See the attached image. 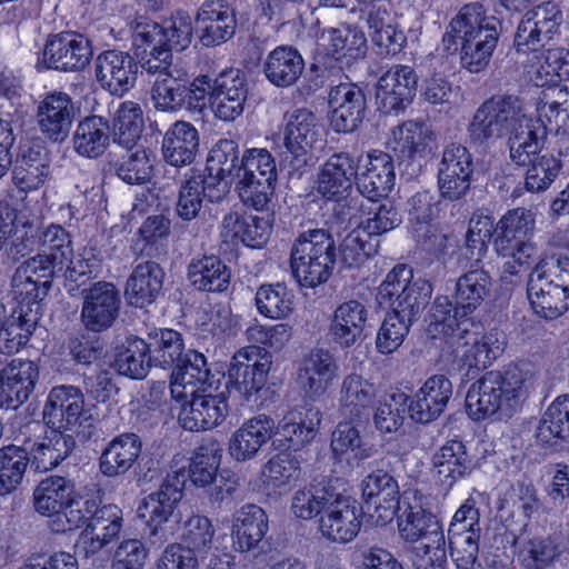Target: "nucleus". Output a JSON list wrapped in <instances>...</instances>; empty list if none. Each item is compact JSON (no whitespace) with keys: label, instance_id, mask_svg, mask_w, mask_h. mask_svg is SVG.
<instances>
[{"label":"nucleus","instance_id":"0eeeda50","mask_svg":"<svg viewBox=\"0 0 569 569\" xmlns=\"http://www.w3.org/2000/svg\"><path fill=\"white\" fill-rule=\"evenodd\" d=\"M536 214L526 208L509 210L497 223L495 248L499 256L512 259L518 267L530 264L537 254L531 238Z\"/></svg>","mask_w":569,"mask_h":569},{"label":"nucleus","instance_id":"09e8293b","mask_svg":"<svg viewBox=\"0 0 569 569\" xmlns=\"http://www.w3.org/2000/svg\"><path fill=\"white\" fill-rule=\"evenodd\" d=\"M199 144L197 129L189 122L178 121L166 132L162 141L164 160L174 167L192 162Z\"/></svg>","mask_w":569,"mask_h":569},{"label":"nucleus","instance_id":"dca6fc26","mask_svg":"<svg viewBox=\"0 0 569 569\" xmlns=\"http://www.w3.org/2000/svg\"><path fill=\"white\" fill-rule=\"evenodd\" d=\"M241 167L242 158H239L234 141L223 139L212 147L207 159L206 177L210 201L221 200L229 192L231 183L240 180Z\"/></svg>","mask_w":569,"mask_h":569},{"label":"nucleus","instance_id":"49530a36","mask_svg":"<svg viewBox=\"0 0 569 569\" xmlns=\"http://www.w3.org/2000/svg\"><path fill=\"white\" fill-rule=\"evenodd\" d=\"M491 277L483 268L471 267L456 283L453 300L456 313L467 317L473 312L489 295Z\"/></svg>","mask_w":569,"mask_h":569},{"label":"nucleus","instance_id":"bb28decb","mask_svg":"<svg viewBox=\"0 0 569 569\" xmlns=\"http://www.w3.org/2000/svg\"><path fill=\"white\" fill-rule=\"evenodd\" d=\"M357 177V163L350 154H332L319 169L317 192L327 200L340 202L349 196Z\"/></svg>","mask_w":569,"mask_h":569},{"label":"nucleus","instance_id":"20e7f679","mask_svg":"<svg viewBox=\"0 0 569 569\" xmlns=\"http://www.w3.org/2000/svg\"><path fill=\"white\" fill-rule=\"evenodd\" d=\"M335 243L322 229L301 233L292 244L290 267L297 281L313 288L325 282L335 263Z\"/></svg>","mask_w":569,"mask_h":569},{"label":"nucleus","instance_id":"774afa93","mask_svg":"<svg viewBox=\"0 0 569 569\" xmlns=\"http://www.w3.org/2000/svg\"><path fill=\"white\" fill-rule=\"evenodd\" d=\"M333 492L325 486L309 483L297 489L291 496L290 510L296 518L310 520L323 513Z\"/></svg>","mask_w":569,"mask_h":569},{"label":"nucleus","instance_id":"39448f33","mask_svg":"<svg viewBox=\"0 0 569 569\" xmlns=\"http://www.w3.org/2000/svg\"><path fill=\"white\" fill-rule=\"evenodd\" d=\"M523 110L522 101L512 94L493 96L483 101L468 124V137L472 146L488 149L508 137Z\"/></svg>","mask_w":569,"mask_h":569},{"label":"nucleus","instance_id":"c756f323","mask_svg":"<svg viewBox=\"0 0 569 569\" xmlns=\"http://www.w3.org/2000/svg\"><path fill=\"white\" fill-rule=\"evenodd\" d=\"M162 24L140 17L132 24V46L136 54L142 56L146 71H157L172 59L166 43Z\"/></svg>","mask_w":569,"mask_h":569},{"label":"nucleus","instance_id":"bf43d9fd","mask_svg":"<svg viewBox=\"0 0 569 569\" xmlns=\"http://www.w3.org/2000/svg\"><path fill=\"white\" fill-rule=\"evenodd\" d=\"M569 437V395L558 397L542 415L536 431V438L542 445H552L556 440Z\"/></svg>","mask_w":569,"mask_h":569},{"label":"nucleus","instance_id":"c9c22d12","mask_svg":"<svg viewBox=\"0 0 569 569\" xmlns=\"http://www.w3.org/2000/svg\"><path fill=\"white\" fill-rule=\"evenodd\" d=\"M269 530L268 516L257 505H244L232 516L231 539L238 552H249L259 547Z\"/></svg>","mask_w":569,"mask_h":569},{"label":"nucleus","instance_id":"4c0bfd02","mask_svg":"<svg viewBox=\"0 0 569 569\" xmlns=\"http://www.w3.org/2000/svg\"><path fill=\"white\" fill-rule=\"evenodd\" d=\"M271 233V224L264 218L231 211L223 216L220 236L224 242H241L250 248H261Z\"/></svg>","mask_w":569,"mask_h":569},{"label":"nucleus","instance_id":"72a5a7b5","mask_svg":"<svg viewBox=\"0 0 569 569\" xmlns=\"http://www.w3.org/2000/svg\"><path fill=\"white\" fill-rule=\"evenodd\" d=\"M120 296L110 282H97L84 295L81 311L86 327L92 331L109 328L118 316Z\"/></svg>","mask_w":569,"mask_h":569},{"label":"nucleus","instance_id":"680f3d73","mask_svg":"<svg viewBox=\"0 0 569 569\" xmlns=\"http://www.w3.org/2000/svg\"><path fill=\"white\" fill-rule=\"evenodd\" d=\"M143 128L141 107L133 101L120 103L112 120L113 140L128 149L139 140Z\"/></svg>","mask_w":569,"mask_h":569},{"label":"nucleus","instance_id":"6ab92c4d","mask_svg":"<svg viewBox=\"0 0 569 569\" xmlns=\"http://www.w3.org/2000/svg\"><path fill=\"white\" fill-rule=\"evenodd\" d=\"M84 413V397L74 386L53 387L43 407V421L57 431L73 430L81 425Z\"/></svg>","mask_w":569,"mask_h":569},{"label":"nucleus","instance_id":"7c9ffc66","mask_svg":"<svg viewBox=\"0 0 569 569\" xmlns=\"http://www.w3.org/2000/svg\"><path fill=\"white\" fill-rule=\"evenodd\" d=\"M147 72L156 77L151 98L158 110L174 112L186 106L189 74L183 68L169 61L166 67Z\"/></svg>","mask_w":569,"mask_h":569},{"label":"nucleus","instance_id":"a18cd8bd","mask_svg":"<svg viewBox=\"0 0 569 569\" xmlns=\"http://www.w3.org/2000/svg\"><path fill=\"white\" fill-rule=\"evenodd\" d=\"M430 298V286L413 282L411 286L403 287L397 297V307H393V343L401 345L405 336L409 332L417 315L426 307Z\"/></svg>","mask_w":569,"mask_h":569},{"label":"nucleus","instance_id":"c03bdc74","mask_svg":"<svg viewBox=\"0 0 569 569\" xmlns=\"http://www.w3.org/2000/svg\"><path fill=\"white\" fill-rule=\"evenodd\" d=\"M163 283V271L154 261L137 264L127 280L126 296L130 305L142 308L152 303Z\"/></svg>","mask_w":569,"mask_h":569},{"label":"nucleus","instance_id":"4d7b16f0","mask_svg":"<svg viewBox=\"0 0 569 569\" xmlns=\"http://www.w3.org/2000/svg\"><path fill=\"white\" fill-rule=\"evenodd\" d=\"M73 146L74 150L83 157H100L109 146L108 123L98 116L82 119L73 134Z\"/></svg>","mask_w":569,"mask_h":569},{"label":"nucleus","instance_id":"58836bf2","mask_svg":"<svg viewBox=\"0 0 569 569\" xmlns=\"http://www.w3.org/2000/svg\"><path fill=\"white\" fill-rule=\"evenodd\" d=\"M180 361L181 365L173 370L170 381V392L174 400H187L189 395L211 386L210 370L202 353L189 350Z\"/></svg>","mask_w":569,"mask_h":569},{"label":"nucleus","instance_id":"603ef678","mask_svg":"<svg viewBox=\"0 0 569 569\" xmlns=\"http://www.w3.org/2000/svg\"><path fill=\"white\" fill-rule=\"evenodd\" d=\"M74 445L71 435L51 429L30 448L31 465L39 472L49 471L70 455Z\"/></svg>","mask_w":569,"mask_h":569},{"label":"nucleus","instance_id":"a211bd4d","mask_svg":"<svg viewBox=\"0 0 569 569\" xmlns=\"http://www.w3.org/2000/svg\"><path fill=\"white\" fill-rule=\"evenodd\" d=\"M220 465L221 449L216 442L199 447L189 463L188 477L192 485L206 488L214 483L212 497L216 501H223L231 497L238 487V481L234 478L224 479L221 476L217 481Z\"/></svg>","mask_w":569,"mask_h":569},{"label":"nucleus","instance_id":"b1692460","mask_svg":"<svg viewBox=\"0 0 569 569\" xmlns=\"http://www.w3.org/2000/svg\"><path fill=\"white\" fill-rule=\"evenodd\" d=\"M39 379V368L29 359H12L0 370V407L16 409L26 402Z\"/></svg>","mask_w":569,"mask_h":569},{"label":"nucleus","instance_id":"5701e85b","mask_svg":"<svg viewBox=\"0 0 569 569\" xmlns=\"http://www.w3.org/2000/svg\"><path fill=\"white\" fill-rule=\"evenodd\" d=\"M138 64L128 53L119 50L101 52L94 61V76L100 87L114 96H123L134 87Z\"/></svg>","mask_w":569,"mask_h":569},{"label":"nucleus","instance_id":"4be33fe9","mask_svg":"<svg viewBox=\"0 0 569 569\" xmlns=\"http://www.w3.org/2000/svg\"><path fill=\"white\" fill-rule=\"evenodd\" d=\"M321 419V411L316 407L291 409L274 423L273 437L281 447L293 451L301 450L318 435Z\"/></svg>","mask_w":569,"mask_h":569},{"label":"nucleus","instance_id":"473e14b6","mask_svg":"<svg viewBox=\"0 0 569 569\" xmlns=\"http://www.w3.org/2000/svg\"><path fill=\"white\" fill-rule=\"evenodd\" d=\"M73 104L71 98L54 91L47 94L37 107V123L40 132L53 142L63 141L71 129Z\"/></svg>","mask_w":569,"mask_h":569},{"label":"nucleus","instance_id":"e2e57ef3","mask_svg":"<svg viewBox=\"0 0 569 569\" xmlns=\"http://www.w3.org/2000/svg\"><path fill=\"white\" fill-rule=\"evenodd\" d=\"M151 365L149 346L140 338L128 339L114 360L118 372L131 379H143Z\"/></svg>","mask_w":569,"mask_h":569},{"label":"nucleus","instance_id":"3c124183","mask_svg":"<svg viewBox=\"0 0 569 569\" xmlns=\"http://www.w3.org/2000/svg\"><path fill=\"white\" fill-rule=\"evenodd\" d=\"M367 169L358 177V187L368 201L388 198L391 192V157L375 151L367 156Z\"/></svg>","mask_w":569,"mask_h":569},{"label":"nucleus","instance_id":"ddd939ff","mask_svg":"<svg viewBox=\"0 0 569 569\" xmlns=\"http://www.w3.org/2000/svg\"><path fill=\"white\" fill-rule=\"evenodd\" d=\"M180 401L178 419L181 427L189 431L211 430L220 426L229 412L228 397L212 385Z\"/></svg>","mask_w":569,"mask_h":569},{"label":"nucleus","instance_id":"f8f14e48","mask_svg":"<svg viewBox=\"0 0 569 569\" xmlns=\"http://www.w3.org/2000/svg\"><path fill=\"white\" fill-rule=\"evenodd\" d=\"M562 12L552 1L528 10L518 24L513 46L518 52H537L547 47L558 32Z\"/></svg>","mask_w":569,"mask_h":569},{"label":"nucleus","instance_id":"cd10ccee","mask_svg":"<svg viewBox=\"0 0 569 569\" xmlns=\"http://www.w3.org/2000/svg\"><path fill=\"white\" fill-rule=\"evenodd\" d=\"M274 420L260 413L249 418L236 429L228 441V453L237 462L253 459L260 449L273 437Z\"/></svg>","mask_w":569,"mask_h":569},{"label":"nucleus","instance_id":"f3484780","mask_svg":"<svg viewBox=\"0 0 569 569\" xmlns=\"http://www.w3.org/2000/svg\"><path fill=\"white\" fill-rule=\"evenodd\" d=\"M472 171V157L468 149L456 142L448 144L438 169L441 196L449 200L461 199L470 189Z\"/></svg>","mask_w":569,"mask_h":569},{"label":"nucleus","instance_id":"e433bc0d","mask_svg":"<svg viewBox=\"0 0 569 569\" xmlns=\"http://www.w3.org/2000/svg\"><path fill=\"white\" fill-rule=\"evenodd\" d=\"M330 122L337 132H351L362 119L365 97L352 83H340L329 94Z\"/></svg>","mask_w":569,"mask_h":569},{"label":"nucleus","instance_id":"37998d69","mask_svg":"<svg viewBox=\"0 0 569 569\" xmlns=\"http://www.w3.org/2000/svg\"><path fill=\"white\" fill-rule=\"evenodd\" d=\"M142 443L136 433H121L113 438L100 457V471L107 477L126 473L138 460Z\"/></svg>","mask_w":569,"mask_h":569},{"label":"nucleus","instance_id":"2eb2a0df","mask_svg":"<svg viewBox=\"0 0 569 569\" xmlns=\"http://www.w3.org/2000/svg\"><path fill=\"white\" fill-rule=\"evenodd\" d=\"M412 500L410 493L405 492L397 502L396 516L400 539L407 543H416L445 536L438 517L426 510L415 495H412Z\"/></svg>","mask_w":569,"mask_h":569},{"label":"nucleus","instance_id":"9b49d317","mask_svg":"<svg viewBox=\"0 0 569 569\" xmlns=\"http://www.w3.org/2000/svg\"><path fill=\"white\" fill-rule=\"evenodd\" d=\"M272 366L271 355L258 347L240 348L231 358L228 368V385L243 399L250 400L267 383Z\"/></svg>","mask_w":569,"mask_h":569},{"label":"nucleus","instance_id":"f257e3e1","mask_svg":"<svg viewBox=\"0 0 569 569\" xmlns=\"http://www.w3.org/2000/svg\"><path fill=\"white\" fill-rule=\"evenodd\" d=\"M500 21L488 16L479 2L465 4L451 19L442 43L446 51H457L460 66L470 73L486 70L500 38Z\"/></svg>","mask_w":569,"mask_h":569},{"label":"nucleus","instance_id":"412c9836","mask_svg":"<svg viewBox=\"0 0 569 569\" xmlns=\"http://www.w3.org/2000/svg\"><path fill=\"white\" fill-rule=\"evenodd\" d=\"M247 96L243 71L237 68L222 70L212 82L211 109L220 120L232 121L242 114Z\"/></svg>","mask_w":569,"mask_h":569},{"label":"nucleus","instance_id":"de8ad7c7","mask_svg":"<svg viewBox=\"0 0 569 569\" xmlns=\"http://www.w3.org/2000/svg\"><path fill=\"white\" fill-rule=\"evenodd\" d=\"M305 61L300 52L290 46L274 48L266 58L263 72L277 87H290L300 78Z\"/></svg>","mask_w":569,"mask_h":569},{"label":"nucleus","instance_id":"052dcab7","mask_svg":"<svg viewBox=\"0 0 569 569\" xmlns=\"http://www.w3.org/2000/svg\"><path fill=\"white\" fill-rule=\"evenodd\" d=\"M204 197L209 198V183L206 177L196 170L188 171L179 188L177 214L184 221L194 219L202 208Z\"/></svg>","mask_w":569,"mask_h":569},{"label":"nucleus","instance_id":"f03ea898","mask_svg":"<svg viewBox=\"0 0 569 569\" xmlns=\"http://www.w3.org/2000/svg\"><path fill=\"white\" fill-rule=\"evenodd\" d=\"M526 393V373L518 367L503 372L492 370L475 381L466 396V408L473 420L491 417L498 411L509 415Z\"/></svg>","mask_w":569,"mask_h":569},{"label":"nucleus","instance_id":"a19ab883","mask_svg":"<svg viewBox=\"0 0 569 569\" xmlns=\"http://www.w3.org/2000/svg\"><path fill=\"white\" fill-rule=\"evenodd\" d=\"M368 310L355 299L340 303L333 311L329 332L332 341L341 348H349L361 339Z\"/></svg>","mask_w":569,"mask_h":569},{"label":"nucleus","instance_id":"2f4dec72","mask_svg":"<svg viewBox=\"0 0 569 569\" xmlns=\"http://www.w3.org/2000/svg\"><path fill=\"white\" fill-rule=\"evenodd\" d=\"M196 20L201 32L200 40L206 47L228 41L237 28L236 11L223 0L204 2L198 10Z\"/></svg>","mask_w":569,"mask_h":569},{"label":"nucleus","instance_id":"aec40b11","mask_svg":"<svg viewBox=\"0 0 569 569\" xmlns=\"http://www.w3.org/2000/svg\"><path fill=\"white\" fill-rule=\"evenodd\" d=\"M92 54L88 38L77 32H61L47 41L43 61L56 70L79 71L89 64Z\"/></svg>","mask_w":569,"mask_h":569},{"label":"nucleus","instance_id":"4468645a","mask_svg":"<svg viewBox=\"0 0 569 569\" xmlns=\"http://www.w3.org/2000/svg\"><path fill=\"white\" fill-rule=\"evenodd\" d=\"M362 513L353 498L335 493L319 518V532L328 541L348 543L360 532Z\"/></svg>","mask_w":569,"mask_h":569},{"label":"nucleus","instance_id":"ea45409f","mask_svg":"<svg viewBox=\"0 0 569 569\" xmlns=\"http://www.w3.org/2000/svg\"><path fill=\"white\" fill-rule=\"evenodd\" d=\"M553 282L532 270L527 283V295L533 311L552 320L569 309V295Z\"/></svg>","mask_w":569,"mask_h":569},{"label":"nucleus","instance_id":"8fccbe9b","mask_svg":"<svg viewBox=\"0 0 569 569\" xmlns=\"http://www.w3.org/2000/svg\"><path fill=\"white\" fill-rule=\"evenodd\" d=\"M432 466L438 480L451 487L472 469V461L461 441L450 440L433 453Z\"/></svg>","mask_w":569,"mask_h":569},{"label":"nucleus","instance_id":"9d476101","mask_svg":"<svg viewBox=\"0 0 569 569\" xmlns=\"http://www.w3.org/2000/svg\"><path fill=\"white\" fill-rule=\"evenodd\" d=\"M186 480L184 468L172 469L159 490L146 496L138 505L137 516L143 521L150 537L162 532L163 526L182 499Z\"/></svg>","mask_w":569,"mask_h":569},{"label":"nucleus","instance_id":"0e129e2a","mask_svg":"<svg viewBox=\"0 0 569 569\" xmlns=\"http://www.w3.org/2000/svg\"><path fill=\"white\" fill-rule=\"evenodd\" d=\"M300 461L288 452L271 457L261 470L263 485L272 489L289 488L301 479Z\"/></svg>","mask_w":569,"mask_h":569},{"label":"nucleus","instance_id":"a878e982","mask_svg":"<svg viewBox=\"0 0 569 569\" xmlns=\"http://www.w3.org/2000/svg\"><path fill=\"white\" fill-rule=\"evenodd\" d=\"M507 138L511 161L525 167L543 149L547 126L540 119L528 117L522 110Z\"/></svg>","mask_w":569,"mask_h":569},{"label":"nucleus","instance_id":"6e6552de","mask_svg":"<svg viewBox=\"0 0 569 569\" xmlns=\"http://www.w3.org/2000/svg\"><path fill=\"white\" fill-rule=\"evenodd\" d=\"M84 499L77 495L71 480L59 476L42 479L32 495L36 512L47 517L48 527L57 533L69 531V528H62V521L69 518L70 510L80 509Z\"/></svg>","mask_w":569,"mask_h":569},{"label":"nucleus","instance_id":"338daca9","mask_svg":"<svg viewBox=\"0 0 569 569\" xmlns=\"http://www.w3.org/2000/svg\"><path fill=\"white\" fill-rule=\"evenodd\" d=\"M330 448L336 459L351 463L369 457L359 430L349 421L339 422L331 433Z\"/></svg>","mask_w":569,"mask_h":569},{"label":"nucleus","instance_id":"69168bd1","mask_svg":"<svg viewBox=\"0 0 569 569\" xmlns=\"http://www.w3.org/2000/svg\"><path fill=\"white\" fill-rule=\"evenodd\" d=\"M258 312L270 319H286L293 310V295L281 283L262 284L256 292Z\"/></svg>","mask_w":569,"mask_h":569},{"label":"nucleus","instance_id":"79ce46f5","mask_svg":"<svg viewBox=\"0 0 569 569\" xmlns=\"http://www.w3.org/2000/svg\"><path fill=\"white\" fill-rule=\"evenodd\" d=\"M319 40L328 54L346 64H351L366 56L367 39L357 28L350 26L331 28L322 31Z\"/></svg>","mask_w":569,"mask_h":569},{"label":"nucleus","instance_id":"5fc2aeb1","mask_svg":"<svg viewBox=\"0 0 569 569\" xmlns=\"http://www.w3.org/2000/svg\"><path fill=\"white\" fill-rule=\"evenodd\" d=\"M39 318L36 310L14 309L3 322L0 321V352L17 353L29 340Z\"/></svg>","mask_w":569,"mask_h":569},{"label":"nucleus","instance_id":"864d4df0","mask_svg":"<svg viewBox=\"0 0 569 569\" xmlns=\"http://www.w3.org/2000/svg\"><path fill=\"white\" fill-rule=\"evenodd\" d=\"M47 154L38 146L22 151L13 168V182L21 191L40 188L49 177Z\"/></svg>","mask_w":569,"mask_h":569},{"label":"nucleus","instance_id":"f704fd0d","mask_svg":"<svg viewBox=\"0 0 569 569\" xmlns=\"http://www.w3.org/2000/svg\"><path fill=\"white\" fill-rule=\"evenodd\" d=\"M319 138L320 127L311 111L298 109L289 116L283 132V143L298 162V167L307 163L308 156Z\"/></svg>","mask_w":569,"mask_h":569},{"label":"nucleus","instance_id":"1a4fd4ad","mask_svg":"<svg viewBox=\"0 0 569 569\" xmlns=\"http://www.w3.org/2000/svg\"><path fill=\"white\" fill-rule=\"evenodd\" d=\"M40 243L41 252L22 262L16 273L19 281L32 279L51 287L53 276L62 271L71 254V240L64 229L50 226L42 232Z\"/></svg>","mask_w":569,"mask_h":569},{"label":"nucleus","instance_id":"423d86ee","mask_svg":"<svg viewBox=\"0 0 569 569\" xmlns=\"http://www.w3.org/2000/svg\"><path fill=\"white\" fill-rule=\"evenodd\" d=\"M236 190L243 204L262 211L267 208L277 180L276 160L264 148H252L242 156Z\"/></svg>","mask_w":569,"mask_h":569},{"label":"nucleus","instance_id":"7ed1b4c3","mask_svg":"<svg viewBox=\"0 0 569 569\" xmlns=\"http://www.w3.org/2000/svg\"><path fill=\"white\" fill-rule=\"evenodd\" d=\"M62 528L70 530L86 525L79 535L78 548L92 557L118 539L123 528V511L114 503L101 505L98 497H86L80 509L70 510Z\"/></svg>","mask_w":569,"mask_h":569},{"label":"nucleus","instance_id":"393cba45","mask_svg":"<svg viewBox=\"0 0 569 569\" xmlns=\"http://www.w3.org/2000/svg\"><path fill=\"white\" fill-rule=\"evenodd\" d=\"M472 323L465 321V327L456 329L455 338L447 345L452 353L468 368H487L501 351L497 340L491 335L480 336L470 330Z\"/></svg>","mask_w":569,"mask_h":569},{"label":"nucleus","instance_id":"c85d7f7f","mask_svg":"<svg viewBox=\"0 0 569 569\" xmlns=\"http://www.w3.org/2000/svg\"><path fill=\"white\" fill-rule=\"evenodd\" d=\"M339 367L329 350L316 348L301 360L297 382L309 398L322 396L338 377Z\"/></svg>","mask_w":569,"mask_h":569},{"label":"nucleus","instance_id":"6e6d98bb","mask_svg":"<svg viewBox=\"0 0 569 569\" xmlns=\"http://www.w3.org/2000/svg\"><path fill=\"white\" fill-rule=\"evenodd\" d=\"M560 555L561 547L556 538L536 535L521 540L518 560L525 569H548Z\"/></svg>","mask_w":569,"mask_h":569},{"label":"nucleus","instance_id":"13d9d810","mask_svg":"<svg viewBox=\"0 0 569 569\" xmlns=\"http://www.w3.org/2000/svg\"><path fill=\"white\" fill-rule=\"evenodd\" d=\"M188 278L193 287L203 291H222L227 288L230 273L227 266L214 256L192 260Z\"/></svg>","mask_w":569,"mask_h":569}]
</instances>
